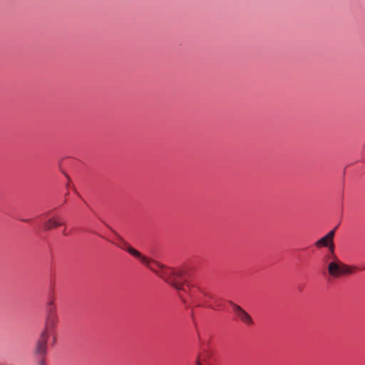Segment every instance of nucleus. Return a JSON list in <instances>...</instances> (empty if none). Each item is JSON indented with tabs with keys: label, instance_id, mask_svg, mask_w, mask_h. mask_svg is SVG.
Listing matches in <instances>:
<instances>
[{
	"label": "nucleus",
	"instance_id": "f257e3e1",
	"mask_svg": "<svg viewBox=\"0 0 365 365\" xmlns=\"http://www.w3.org/2000/svg\"><path fill=\"white\" fill-rule=\"evenodd\" d=\"M170 269L174 272L166 278H162L172 285L178 292L181 300L186 304V296L190 298V303L196 307H204L215 309L217 304V298L213 293L201 289L198 287H190L187 284V276L185 269L182 268Z\"/></svg>",
	"mask_w": 365,
	"mask_h": 365
},
{
	"label": "nucleus",
	"instance_id": "f03ea898",
	"mask_svg": "<svg viewBox=\"0 0 365 365\" xmlns=\"http://www.w3.org/2000/svg\"><path fill=\"white\" fill-rule=\"evenodd\" d=\"M118 238V242L115 245L122 250L127 251L129 254L133 257L139 259L141 262L150 269L152 272L156 274L160 278H166L170 274H173V272L170 269L169 267L165 266L159 262L153 259L148 258L145 256H143L140 252L133 248L125 241L120 235L116 234Z\"/></svg>",
	"mask_w": 365,
	"mask_h": 365
},
{
	"label": "nucleus",
	"instance_id": "7ed1b4c3",
	"mask_svg": "<svg viewBox=\"0 0 365 365\" xmlns=\"http://www.w3.org/2000/svg\"><path fill=\"white\" fill-rule=\"evenodd\" d=\"M58 322L57 314L47 315L45 327L36 340L34 348V356L38 365H44L48 350V341L53 335Z\"/></svg>",
	"mask_w": 365,
	"mask_h": 365
},
{
	"label": "nucleus",
	"instance_id": "20e7f679",
	"mask_svg": "<svg viewBox=\"0 0 365 365\" xmlns=\"http://www.w3.org/2000/svg\"><path fill=\"white\" fill-rule=\"evenodd\" d=\"M327 259H331V261L328 264L327 270L329 274L334 277L338 278L341 275L351 274L354 272L355 267H350L341 261L334 254L327 255Z\"/></svg>",
	"mask_w": 365,
	"mask_h": 365
},
{
	"label": "nucleus",
	"instance_id": "39448f33",
	"mask_svg": "<svg viewBox=\"0 0 365 365\" xmlns=\"http://www.w3.org/2000/svg\"><path fill=\"white\" fill-rule=\"evenodd\" d=\"M334 237V230H331L325 236L316 241L314 245L317 248H321L324 247H329L330 252L329 255H332L334 253V245L333 241Z\"/></svg>",
	"mask_w": 365,
	"mask_h": 365
},
{
	"label": "nucleus",
	"instance_id": "423d86ee",
	"mask_svg": "<svg viewBox=\"0 0 365 365\" xmlns=\"http://www.w3.org/2000/svg\"><path fill=\"white\" fill-rule=\"evenodd\" d=\"M233 311L238 319L247 325H252L254 324L253 319L251 316L244 310L240 306L232 303Z\"/></svg>",
	"mask_w": 365,
	"mask_h": 365
},
{
	"label": "nucleus",
	"instance_id": "0eeeda50",
	"mask_svg": "<svg viewBox=\"0 0 365 365\" xmlns=\"http://www.w3.org/2000/svg\"><path fill=\"white\" fill-rule=\"evenodd\" d=\"M62 225L63 222L58 217H51L43 224V228L46 231H48Z\"/></svg>",
	"mask_w": 365,
	"mask_h": 365
},
{
	"label": "nucleus",
	"instance_id": "6e6552de",
	"mask_svg": "<svg viewBox=\"0 0 365 365\" xmlns=\"http://www.w3.org/2000/svg\"><path fill=\"white\" fill-rule=\"evenodd\" d=\"M212 354L213 351L211 349L204 348L197 359H199L200 362L204 361L208 363L210 361Z\"/></svg>",
	"mask_w": 365,
	"mask_h": 365
},
{
	"label": "nucleus",
	"instance_id": "1a4fd4ad",
	"mask_svg": "<svg viewBox=\"0 0 365 365\" xmlns=\"http://www.w3.org/2000/svg\"><path fill=\"white\" fill-rule=\"evenodd\" d=\"M46 314L47 315L56 314V308L54 304V299L52 297H50V299L46 304Z\"/></svg>",
	"mask_w": 365,
	"mask_h": 365
},
{
	"label": "nucleus",
	"instance_id": "9d476101",
	"mask_svg": "<svg viewBox=\"0 0 365 365\" xmlns=\"http://www.w3.org/2000/svg\"><path fill=\"white\" fill-rule=\"evenodd\" d=\"M196 365H202V363H200L199 359L196 360Z\"/></svg>",
	"mask_w": 365,
	"mask_h": 365
},
{
	"label": "nucleus",
	"instance_id": "9b49d317",
	"mask_svg": "<svg viewBox=\"0 0 365 365\" xmlns=\"http://www.w3.org/2000/svg\"><path fill=\"white\" fill-rule=\"evenodd\" d=\"M63 235H65V236L68 235V233H67L66 229L63 230Z\"/></svg>",
	"mask_w": 365,
	"mask_h": 365
}]
</instances>
